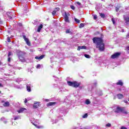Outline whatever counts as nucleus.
<instances>
[{
	"mask_svg": "<svg viewBox=\"0 0 129 129\" xmlns=\"http://www.w3.org/2000/svg\"><path fill=\"white\" fill-rule=\"evenodd\" d=\"M77 5H78L79 6H80V5H81V3H80V2H77Z\"/></svg>",
	"mask_w": 129,
	"mask_h": 129,
	"instance_id": "43",
	"label": "nucleus"
},
{
	"mask_svg": "<svg viewBox=\"0 0 129 129\" xmlns=\"http://www.w3.org/2000/svg\"><path fill=\"white\" fill-rule=\"evenodd\" d=\"M125 23H129V16L127 15H124L123 16Z\"/></svg>",
	"mask_w": 129,
	"mask_h": 129,
	"instance_id": "6",
	"label": "nucleus"
},
{
	"mask_svg": "<svg viewBox=\"0 0 129 129\" xmlns=\"http://www.w3.org/2000/svg\"><path fill=\"white\" fill-rule=\"evenodd\" d=\"M45 57V55H42L40 56H35V59H36V60H42V59H43V58H44Z\"/></svg>",
	"mask_w": 129,
	"mask_h": 129,
	"instance_id": "11",
	"label": "nucleus"
},
{
	"mask_svg": "<svg viewBox=\"0 0 129 129\" xmlns=\"http://www.w3.org/2000/svg\"><path fill=\"white\" fill-rule=\"evenodd\" d=\"M24 102L25 103H27V102H28V100L27 99H25Z\"/></svg>",
	"mask_w": 129,
	"mask_h": 129,
	"instance_id": "41",
	"label": "nucleus"
},
{
	"mask_svg": "<svg viewBox=\"0 0 129 129\" xmlns=\"http://www.w3.org/2000/svg\"><path fill=\"white\" fill-rule=\"evenodd\" d=\"M120 129H127L126 127L121 126Z\"/></svg>",
	"mask_w": 129,
	"mask_h": 129,
	"instance_id": "39",
	"label": "nucleus"
},
{
	"mask_svg": "<svg viewBox=\"0 0 129 129\" xmlns=\"http://www.w3.org/2000/svg\"><path fill=\"white\" fill-rule=\"evenodd\" d=\"M2 102H4L3 106H5V107H7L10 106V102H8V101L4 102V101H3Z\"/></svg>",
	"mask_w": 129,
	"mask_h": 129,
	"instance_id": "12",
	"label": "nucleus"
},
{
	"mask_svg": "<svg viewBox=\"0 0 129 129\" xmlns=\"http://www.w3.org/2000/svg\"><path fill=\"white\" fill-rule=\"evenodd\" d=\"M39 104H40L38 102L34 103L33 105V108H38V107L39 106Z\"/></svg>",
	"mask_w": 129,
	"mask_h": 129,
	"instance_id": "10",
	"label": "nucleus"
},
{
	"mask_svg": "<svg viewBox=\"0 0 129 129\" xmlns=\"http://www.w3.org/2000/svg\"><path fill=\"white\" fill-rule=\"evenodd\" d=\"M106 126H108V127L111 126V124L110 123H107L106 124Z\"/></svg>",
	"mask_w": 129,
	"mask_h": 129,
	"instance_id": "32",
	"label": "nucleus"
},
{
	"mask_svg": "<svg viewBox=\"0 0 129 129\" xmlns=\"http://www.w3.org/2000/svg\"><path fill=\"white\" fill-rule=\"evenodd\" d=\"M84 56H85V57L86 58H90V55H88V54H85Z\"/></svg>",
	"mask_w": 129,
	"mask_h": 129,
	"instance_id": "29",
	"label": "nucleus"
},
{
	"mask_svg": "<svg viewBox=\"0 0 129 129\" xmlns=\"http://www.w3.org/2000/svg\"><path fill=\"white\" fill-rule=\"evenodd\" d=\"M43 29V25L42 24H40V25L38 27L37 29V32L38 33H40L41 32V30Z\"/></svg>",
	"mask_w": 129,
	"mask_h": 129,
	"instance_id": "14",
	"label": "nucleus"
},
{
	"mask_svg": "<svg viewBox=\"0 0 129 129\" xmlns=\"http://www.w3.org/2000/svg\"><path fill=\"white\" fill-rule=\"evenodd\" d=\"M119 11V8L116 7V12H118Z\"/></svg>",
	"mask_w": 129,
	"mask_h": 129,
	"instance_id": "38",
	"label": "nucleus"
},
{
	"mask_svg": "<svg viewBox=\"0 0 129 129\" xmlns=\"http://www.w3.org/2000/svg\"><path fill=\"white\" fill-rule=\"evenodd\" d=\"M75 21L76 23H77V24H80V20L79 19H78L77 18H75Z\"/></svg>",
	"mask_w": 129,
	"mask_h": 129,
	"instance_id": "21",
	"label": "nucleus"
},
{
	"mask_svg": "<svg viewBox=\"0 0 129 129\" xmlns=\"http://www.w3.org/2000/svg\"><path fill=\"white\" fill-rule=\"evenodd\" d=\"M94 44H96V48H97L99 51L102 52L104 51V43H103V40L101 38L94 37L93 38Z\"/></svg>",
	"mask_w": 129,
	"mask_h": 129,
	"instance_id": "1",
	"label": "nucleus"
},
{
	"mask_svg": "<svg viewBox=\"0 0 129 129\" xmlns=\"http://www.w3.org/2000/svg\"><path fill=\"white\" fill-rule=\"evenodd\" d=\"M126 49L127 50L128 53H129V46H127Z\"/></svg>",
	"mask_w": 129,
	"mask_h": 129,
	"instance_id": "42",
	"label": "nucleus"
},
{
	"mask_svg": "<svg viewBox=\"0 0 129 129\" xmlns=\"http://www.w3.org/2000/svg\"><path fill=\"white\" fill-rule=\"evenodd\" d=\"M124 102H125V103H128V102L127 100H124Z\"/></svg>",
	"mask_w": 129,
	"mask_h": 129,
	"instance_id": "46",
	"label": "nucleus"
},
{
	"mask_svg": "<svg viewBox=\"0 0 129 129\" xmlns=\"http://www.w3.org/2000/svg\"><path fill=\"white\" fill-rule=\"evenodd\" d=\"M26 89L28 92H31V84H27L26 85Z\"/></svg>",
	"mask_w": 129,
	"mask_h": 129,
	"instance_id": "8",
	"label": "nucleus"
},
{
	"mask_svg": "<svg viewBox=\"0 0 129 129\" xmlns=\"http://www.w3.org/2000/svg\"><path fill=\"white\" fill-rule=\"evenodd\" d=\"M34 125H35V126H36V127H37V128H42L43 127V126H39L38 125V124H35L33 123Z\"/></svg>",
	"mask_w": 129,
	"mask_h": 129,
	"instance_id": "20",
	"label": "nucleus"
},
{
	"mask_svg": "<svg viewBox=\"0 0 129 129\" xmlns=\"http://www.w3.org/2000/svg\"><path fill=\"white\" fill-rule=\"evenodd\" d=\"M100 16L101 18H105V15H104V14L101 13Z\"/></svg>",
	"mask_w": 129,
	"mask_h": 129,
	"instance_id": "23",
	"label": "nucleus"
},
{
	"mask_svg": "<svg viewBox=\"0 0 129 129\" xmlns=\"http://www.w3.org/2000/svg\"><path fill=\"white\" fill-rule=\"evenodd\" d=\"M56 104V102H49L47 104V106H52V105H55Z\"/></svg>",
	"mask_w": 129,
	"mask_h": 129,
	"instance_id": "16",
	"label": "nucleus"
},
{
	"mask_svg": "<svg viewBox=\"0 0 129 129\" xmlns=\"http://www.w3.org/2000/svg\"><path fill=\"white\" fill-rule=\"evenodd\" d=\"M0 93H2V92L0 91Z\"/></svg>",
	"mask_w": 129,
	"mask_h": 129,
	"instance_id": "50",
	"label": "nucleus"
},
{
	"mask_svg": "<svg viewBox=\"0 0 129 129\" xmlns=\"http://www.w3.org/2000/svg\"><path fill=\"white\" fill-rule=\"evenodd\" d=\"M19 53H20V54H21V55H22V54H23V52H22V51H19Z\"/></svg>",
	"mask_w": 129,
	"mask_h": 129,
	"instance_id": "47",
	"label": "nucleus"
},
{
	"mask_svg": "<svg viewBox=\"0 0 129 129\" xmlns=\"http://www.w3.org/2000/svg\"><path fill=\"white\" fill-rule=\"evenodd\" d=\"M47 101H49V100H46Z\"/></svg>",
	"mask_w": 129,
	"mask_h": 129,
	"instance_id": "49",
	"label": "nucleus"
},
{
	"mask_svg": "<svg viewBox=\"0 0 129 129\" xmlns=\"http://www.w3.org/2000/svg\"><path fill=\"white\" fill-rule=\"evenodd\" d=\"M84 27V23H81L79 26V28H83Z\"/></svg>",
	"mask_w": 129,
	"mask_h": 129,
	"instance_id": "25",
	"label": "nucleus"
},
{
	"mask_svg": "<svg viewBox=\"0 0 129 129\" xmlns=\"http://www.w3.org/2000/svg\"><path fill=\"white\" fill-rule=\"evenodd\" d=\"M86 46H78V51H80L81 49H86Z\"/></svg>",
	"mask_w": 129,
	"mask_h": 129,
	"instance_id": "17",
	"label": "nucleus"
},
{
	"mask_svg": "<svg viewBox=\"0 0 129 129\" xmlns=\"http://www.w3.org/2000/svg\"><path fill=\"white\" fill-rule=\"evenodd\" d=\"M23 39H24V40L25 41V42H26L27 45H28V46H31V43L30 42V41H29V39H28V38H27L26 35H23Z\"/></svg>",
	"mask_w": 129,
	"mask_h": 129,
	"instance_id": "4",
	"label": "nucleus"
},
{
	"mask_svg": "<svg viewBox=\"0 0 129 129\" xmlns=\"http://www.w3.org/2000/svg\"><path fill=\"white\" fill-rule=\"evenodd\" d=\"M117 97L118 98V99H122V98H123V95L121 94H118L117 95Z\"/></svg>",
	"mask_w": 129,
	"mask_h": 129,
	"instance_id": "15",
	"label": "nucleus"
},
{
	"mask_svg": "<svg viewBox=\"0 0 129 129\" xmlns=\"http://www.w3.org/2000/svg\"><path fill=\"white\" fill-rule=\"evenodd\" d=\"M19 55V60H20L21 61V62H26V59H25V58L22 56V55L18 54Z\"/></svg>",
	"mask_w": 129,
	"mask_h": 129,
	"instance_id": "9",
	"label": "nucleus"
},
{
	"mask_svg": "<svg viewBox=\"0 0 129 129\" xmlns=\"http://www.w3.org/2000/svg\"><path fill=\"white\" fill-rule=\"evenodd\" d=\"M19 118H20L19 116L15 117L14 118V120H17V119H19Z\"/></svg>",
	"mask_w": 129,
	"mask_h": 129,
	"instance_id": "35",
	"label": "nucleus"
},
{
	"mask_svg": "<svg viewBox=\"0 0 129 129\" xmlns=\"http://www.w3.org/2000/svg\"><path fill=\"white\" fill-rule=\"evenodd\" d=\"M1 119H3V118H1Z\"/></svg>",
	"mask_w": 129,
	"mask_h": 129,
	"instance_id": "52",
	"label": "nucleus"
},
{
	"mask_svg": "<svg viewBox=\"0 0 129 129\" xmlns=\"http://www.w3.org/2000/svg\"><path fill=\"white\" fill-rule=\"evenodd\" d=\"M66 33H67V34H69L71 33V32H70V29H67Z\"/></svg>",
	"mask_w": 129,
	"mask_h": 129,
	"instance_id": "28",
	"label": "nucleus"
},
{
	"mask_svg": "<svg viewBox=\"0 0 129 129\" xmlns=\"http://www.w3.org/2000/svg\"><path fill=\"white\" fill-rule=\"evenodd\" d=\"M54 11L57 13L58 11H60V8H56L54 9Z\"/></svg>",
	"mask_w": 129,
	"mask_h": 129,
	"instance_id": "27",
	"label": "nucleus"
},
{
	"mask_svg": "<svg viewBox=\"0 0 129 129\" xmlns=\"http://www.w3.org/2000/svg\"><path fill=\"white\" fill-rule=\"evenodd\" d=\"M13 125H14V123H12Z\"/></svg>",
	"mask_w": 129,
	"mask_h": 129,
	"instance_id": "51",
	"label": "nucleus"
},
{
	"mask_svg": "<svg viewBox=\"0 0 129 129\" xmlns=\"http://www.w3.org/2000/svg\"><path fill=\"white\" fill-rule=\"evenodd\" d=\"M13 55V53L12 52H9L8 53V57H10V56H12Z\"/></svg>",
	"mask_w": 129,
	"mask_h": 129,
	"instance_id": "31",
	"label": "nucleus"
},
{
	"mask_svg": "<svg viewBox=\"0 0 129 129\" xmlns=\"http://www.w3.org/2000/svg\"><path fill=\"white\" fill-rule=\"evenodd\" d=\"M97 19V16L96 15H94V19L96 20Z\"/></svg>",
	"mask_w": 129,
	"mask_h": 129,
	"instance_id": "34",
	"label": "nucleus"
},
{
	"mask_svg": "<svg viewBox=\"0 0 129 129\" xmlns=\"http://www.w3.org/2000/svg\"><path fill=\"white\" fill-rule=\"evenodd\" d=\"M71 9H72V10H75V7H74V6H71Z\"/></svg>",
	"mask_w": 129,
	"mask_h": 129,
	"instance_id": "33",
	"label": "nucleus"
},
{
	"mask_svg": "<svg viewBox=\"0 0 129 129\" xmlns=\"http://www.w3.org/2000/svg\"><path fill=\"white\" fill-rule=\"evenodd\" d=\"M126 38H129V34H127L126 35Z\"/></svg>",
	"mask_w": 129,
	"mask_h": 129,
	"instance_id": "45",
	"label": "nucleus"
},
{
	"mask_svg": "<svg viewBox=\"0 0 129 129\" xmlns=\"http://www.w3.org/2000/svg\"><path fill=\"white\" fill-rule=\"evenodd\" d=\"M37 68L39 69V68H41V64H38L37 66Z\"/></svg>",
	"mask_w": 129,
	"mask_h": 129,
	"instance_id": "36",
	"label": "nucleus"
},
{
	"mask_svg": "<svg viewBox=\"0 0 129 129\" xmlns=\"http://www.w3.org/2000/svg\"><path fill=\"white\" fill-rule=\"evenodd\" d=\"M7 41H8V42H11V39L10 38V37H8V38H7Z\"/></svg>",
	"mask_w": 129,
	"mask_h": 129,
	"instance_id": "37",
	"label": "nucleus"
},
{
	"mask_svg": "<svg viewBox=\"0 0 129 129\" xmlns=\"http://www.w3.org/2000/svg\"><path fill=\"white\" fill-rule=\"evenodd\" d=\"M16 81L17 82H20V80H19V79H17V80H16Z\"/></svg>",
	"mask_w": 129,
	"mask_h": 129,
	"instance_id": "48",
	"label": "nucleus"
},
{
	"mask_svg": "<svg viewBox=\"0 0 129 129\" xmlns=\"http://www.w3.org/2000/svg\"><path fill=\"white\" fill-rule=\"evenodd\" d=\"M117 85H120L121 86H122L123 85V83L121 81V80H119L118 82L116 83Z\"/></svg>",
	"mask_w": 129,
	"mask_h": 129,
	"instance_id": "18",
	"label": "nucleus"
},
{
	"mask_svg": "<svg viewBox=\"0 0 129 129\" xmlns=\"http://www.w3.org/2000/svg\"><path fill=\"white\" fill-rule=\"evenodd\" d=\"M86 104H90V101L88 99H87L85 102Z\"/></svg>",
	"mask_w": 129,
	"mask_h": 129,
	"instance_id": "22",
	"label": "nucleus"
},
{
	"mask_svg": "<svg viewBox=\"0 0 129 129\" xmlns=\"http://www.w3.org/2000/svg\"><path fill=\"white\" fill-rule=\"evenodd\" d=\"M69 16H70V14L69 12H64V20L66 23H70V21L69 20Z\"/></svg>",
	"mask_w": 129,
	"mask_h": 129,
	"instance_id": "3",
	"label": "nucleus"
},
{
	"mask_svg": "<svg viewBox=\"0 0 129 129\" xmlns=\"http://www.w3.org/2000/svg\"><path fill=\"white\" fill-rule=\"evenodd\" d=\"M67 83L69 86H72V87H73L74 82L68 81Z\"/></svg>",
	"mask_w": 129,
	"mask_h": 129,
	"instance_id": "13",
	"label": "nucleus"
},
{
	"mask_svg": "<svg viewBox=\"0 0 129 129\" xmlns=\"http://www.w3.org/2000/svg\"><path fill=\"white\" fill-rule=\"evenodd\" d=\"M79 85H80V83H77V82H74V86L73 87H75V88H77V87H79Z\"/></svg>",
	"mask_w": 129,
	"mask_h": 129,
	"instance_id": "7",
	"label": "nucleus"
},
{
	"mask_svg": "<svg viewBox=\"0 0 129 129\" xmlns=\"http://www.w3.org/2000/svg\"><path fill=\"white\" fill-rule=\"evenodd\" d=\"M115 112L117 113L122 112V113H124V114H127V112L125 110V107H117L115 110Z\"/></svg>",
	"mask_w": 129,
	"mask_h": 129,
	"instance_id": "2",
	"label": "nucleus"
},
{
	"mask_svg": "<svg viewBox=\"0 0 129 129\" xmlns=\"http://www.w3.org/2000/svg\"><path fill=\"white\" fill-rule=\"evenodd\" d=\"M8 62H11V57L10 56L8 57Z\"/></svg>",
	"mask_w": 129,
	"mask_h": 129,
	"instance_id": "40",
	"label": "nucleus"
},
{
	"mask_svg": "<svg viewBox=\"0 0 129 129\" xmlns=\"http://www.w3.org/2000/svg\"><path fill=\"white\" fill-rule=\"evenodd\" d=\"M111 21H112L113 25H115V19L114 18H112Z\"/></svg>",
	"mask_w": 129,
	"mask_h": 129,
	"instance_id": "24",
	"label": "nucleus"
},
{
	"mask_svg": "<svg viewBox=\"0 0 129 129\" xmlns=\"http://www.w3.org/2000/svg\"><path fill=\"white\" fill-rule=\"evenodd\" d=\"M87 116H88V115L87 114V113L85 114L83 116V118H86V117H87Z\"/></svg>",
	"mask_w": 129,
	"mask_h": 129,
	"instance_id": "26",
	"label": "nucleus"
},
{
	"mask_svg": "<svg viewBox=\"0 0 129 129\" xmlns=\"http://www.w3.org/2000/svg\"><path fill=\"white\" fill-rule=\"evenodd\" d=\"M101 1H103V0H101Z\"/></svg>",
	"mask_w": 129,
	"mask_h": 129,
	"instance_id": "53",
	"label": "nucleus"
},
{
	"mask_svg": "<svg viewBox=\"0 0 129 129\" xmlns=\"http://www.w3.org/2000/svg\"><path fill=\"white\" fill-rule=\"evenodd\" d=\"M56 11H53L52 12V16H55V15H56Z\"/></svg>",
	"mask_w": 129,
	"mask_h": 129,
	"instance_id": "30",
	"label": "nucleus"
},
{
	"mask_svg": "<svg viewBox=\"0 0 129 129\" xmlns=\"http://www.w3.org/2000/svg\"><path fill=\"white\" fill-rule=\"evenodd\" d=\"M0 86L1 87H4V86L3 85V84L0 83Z\"/></svg>",
	"mask_w": 129,
	"mask_h": 129,
	"instance_id": "44",
	"label": "nucleus"
},
{
	"mask_svg": "<svg viewBox=\"0 0 129 129\" xmlns=\"http://www.w3.org/2000/svg\"><path fill=\"white\" fill-rule=\"evenodd\" d=\"M120 55V53L116 52L111 55V58H112V59H115V58H117Z\"/></svg>",
	"mask_w": 129,
	"mask_h": 129,
	"instance_id": "5",
	"label": "nucleus"
},
{
	"mask_svg": "<svg viewBox=\"0 0 129 129\" xmlns=\"http://www.w3.org/2000/svg\"><path fill=\"white\" fill-rule=\"evenodd\" d=\"M26 110V108H22L18 110L17 111L19 113H22L24 110Z\"/></svg>",
	"mask_w": 129,
	"mask_h": 129,
	"instance_id": "19",
	"label": "nucleus"
}]
</instances>
